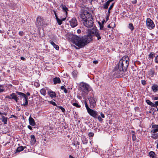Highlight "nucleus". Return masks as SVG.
<instances>
[{
  "instance_id": "12",
  "label": "nucleus",
  "mask_w": 158,
  "mask_h": 158,
  "mask_svg": "<svg viewBox=\"0 0 158 158\" xmlns=\"http://www.w3.org/2000/svg\"><path fill=\"white\" fill-rule=\"evenodd\" d=\"M155 74H156L155 70L154 69L152 68L148 72L147 75L148 76V77H154Z\"/></svg>"
},
{
  "instance_id": "23",
  "label": "nucleus",
  "mask_w": 158,
  "mask_h": 158,
  "mask_svg": "<svg viewBox=\"0 0 158 158\" xmlns=\"http://www.w3.org/2000/svg\"><path fill=\"white\" fill-rule=\"evenodd\" d=\"M24 147L23 146H20L18 147L16 150L15 153L19 152L23 150Z\"/></svg>"
},
{
  "instance_id": "17",
  "label": "nucleus",
  "mask_w": 158,
  "mask_h": 158,
  "mask_svg": "<svg viewBox=\"0 0 158 158\" xmlns=\"http://www.w3.org/2000/svg\"><path fill=\"white\" fill-rule=\"evenodd\" d=\"M48 94L51 98H53L56 97V93L52 90L49 91L48 92Z\"/></svg>"
},
{
  "instance_id": "29",
  "label": "nucleus",
  "mask_w": 158,
  "mask_h": 158,
  "mask_svg": "<svg viewBox=\"0 0 158 158\" xmlns=\"http://www.w3.org/2000/svg\"><path fill=\"white\" fill-rule=\"evenodd\" d=\"M146 102L149 105L153 107V106H154V103L151 102L149 100H146Z\"/></svg>"
},
{
  "instance_id": "62",
  "label": "nucleus",
  "mask_w": 158,
  "mask_h": 158,
  "mask_svg": "<svg viewBox=\"0 0 158 158\" xmlns=\"http://www.w3.org/2000/svg\"><path fill=\"white\" fill-rule=\"evenodd\" d=\"M26 95L27 96H30V94L28 92H27L26 93Z\"/></svg>"
},
{
  "instance_id": "6",
  "label": "nucleus",
  "mask_w": 158,
  "mask_h": 158,
  "mask_svg": "<svg viewBox=\"0 0 158 158\" xmlns=\"http://www.w3.org/2000/svg\"><path fill=\"white\" fill-rule=\"evenodd\" d=\"M81 88L82 91L86 94H87L88 92L91 91L92 92L91 94H92V93H93V91L91 87L88 84L86 83L83 84L81 86Z\"/></svg>"
},
{
  "instance_id": "21",
  "label": "nucleus",
  "mask_w": 158,
  "mask_h": 158,
  "mask_svg": "<svg viewBox=\"0 0 158 158\" xmlns=\"http://www.w3.org/2000/svg\"><path fill=\"white\" fill-rule=\"evenodd\" d=\"M31 143L33 144H34L36 142V139L35 137V136L34 135H31Z\"/></svg>"
},
{
  "instance_id": "49",
  "label": "nucleus",
  "mask_w": 158,
  "mask_h": 158,
  "mask_svg": "<svg viewBox=\"0 0 158 158\" xmlns=\"http://www.w3.org/2000/svg\"><path fill=\"white\" fill-rule=\"evenodd\" d=\"M114 3H113L110 6V7H109V10H111L112 9V8L113 7L114 5Z\"/></svg>"
},
{
  "instance_id": "16",
  "label": "nucleus",
  "mask_w": 158,
  "mask_h": 158,
  "mask_svg": "<svg viewBox=\"0 0 158 158\" xmlns=\"http://www.w3.org/2000/svg\"><path fill=\"white\" fill-rule=\"evenodd\" d=\"M151 88L154 93H156L158 91V85H153L152 86Z\"/></svg>"
},
{
  "instance_id": "44",
  "label": "nucleus",
  "mask_w": 158,
  "mask_h": 158,
  "mask_svg": "<svg viewBox=\"0 0 158 158\" xmlns=\"http://www.w3.org/2000/svg\"><path fill=\"white\" fill-rule=\"evenodd\" d=\"M97 118H98V120L100 122H102L103 120V119L100 116L98 115V117H97Z\"/></svg>"
},
{
  "instance_id": "52",
  "label": "nucleus",
  "mask_w": 158,
  "mask_h": 158,
  "mask_svg": "<svg viewBox=\"0 0 158 158\" xmlns=\"http://www.w3.org/2000/svg\"><path fill=\"white\" fill-rule=\"evenodd\" d=\"M131 2L132 3L135 4L136 3V0H132Z\"/></svg>"
},
{
  "instance_id": "13",
  "label": "nucleus",
  "mask_w": 158,
  "mask_h": 158,
  "mask_svg": "<svg viewBox=\"0 0 158 158\" xmlns=\"http://www.w3.org/2000/svg\"><path fill=\"white\" fill-rule=\"evenodd\" d=\"M69 23L72 27H74L77 25V22L76 18H72L70 21Z\"/></svg>"
},
{
  "instance_id": "7",
  "label": "nucleus",
  "mask_w": 158,
  "mask_h": 158,
  "mask_svg": "<svg viewBox=\"0 0 158 158\" xmlns=\"http://www.w3.org/2000/svg\"><path fill=\"white\" fill-rule=\"evenodd\" d=\"M92 34L90 33V31L88 34L85 36L84 37L82 38V42L84 44V46L89 43L92 39Z\"/></svg>"
},
{
  "instance_id": "47",
  "label": "nucleus",
  "mask_w": 158,
  "mask_h": 158,
  "mask_svg": "<svg viewBox=\"0 0 158 158\" xmlns=\"http://www.w3.org/2000/svg\"><path fill=\"white\" fill-rule=\"evenodd\" d=\"M19 35L20 36H23L24 35V32L23 31H20L19 32Z\"/></svg>"
},
{
  "instance_id": "39",
  "label": "nucleus",
  "mask_w": 158,
  "mask_h": 158,
  "mask_svg": "<svg viewBox=\"0 0 158 158\" xmlns=\"http://www.w3.org/2000/svg\"><path fill=\"white\" fill-rule=\"evenodd\" d=\"M94 133L92 132H89L88 134V135L89 137H92L94 136Z\"/></svg>"
},
{
  "instance_id": "5",
  "label": "nucleus",
  "mask_w": 158,
  "mask_h": 158,
  "mask_svg": "<svg viewBox=\"0 0 158 158\" xmlns=\"http://www.w3.org/2000/svg\"><path fill=\"white\" fill-rule=\"evenodd\" d=\"M36 26L39 28L43 29L47 26V24L45 22L43 18L41 17L38 16L36 19Z\"/></svg>"
},
{
  "instance_id": "2",
  "label": "nucleus",
  "mask_w": 158,
  "mask_h": 158,
  "mask_svg": "<svg viewBox=\"0 0 158 158\" xmlns=\"http://www.w3.org/2000/svg\"><path fill=\"white\" fill-rule=\"evenodd\" d=\"M80 17L81 18V21L83 25L87 28L93 27L94 19L90 13L86 10L81 12Z\"/></svg>"
},
{
  "instance_id": "32",
  "label": "nucleus",
  "mask_w": 158,
  "mask_h": 158,
  "mask_svg": "<svg viewBox=\"0 0 158 158\" xmlns=\"http://www.w3.org/2000/svg\"><path fill=\"white\" fill-rule=\"evenodd\" d=\"M85 107L86 109L87 112H88L89 110H90L91 109L88 106V104L86 101L85 102Z\"/></svg>"
},
{
  "instance_id": "34",
  "label": "nucleus",
  "mask_w": 158,
  "mask_h": 158,
  "mask_svg": "<svg viewBox=\"0 0 158 158\" xmlns=\"http://www.w3.org/2000/svg\"><path fill=\"white\" fill-rule=\"evenodd\" d=\"M4 91V85H0V93L3 92Z\"/></svg>"
},
{
  "instance_id": "42",
  "label": "nucleus",
  "mask_w": 158,
  "mask_h": 158,
  "mask_svg": "<svg viewBox=\"0 0 158 158\" xmlns=\"http://www.w3.org/2000/svg\"><path fill=\"white\" fill-rule=\"evenodd\" d=\"M152 128L158 129V125L154 124L152 125Z\"/></svg>"
},
{
  "instance_id": "36",
  "label": "nucleus",
  "mask_w": 158,
  "mask_h": 158,
  "mask_svg": "<svg viewBox=\"0 0 158 158\" xmlns=\"http://www.w3.org/2000/svg\"><path fill=\"white\" fill-rule=\"evenodd\" d=\"M155 53L153 52H151L148 55V57L150 58H153L155 56Z\"/></svg>"
},
{
  "instance_id": "55",
  "label": "nucleus",
  "mask_w": 158,
  "mask_h": 158,
  "mask_svg": "<svg viewBox=\"0 0 158 158\" xmlns=\"http://www.w3.org/2000/svg\"><path fill=\"white\" fill-rule=\"evenodd\" d=\"M27 127L30 130H32V127L30 125H28Z\"/></svg>"
},
{
  "instance_id": "56",
  "label": "nucleus",
  "mask_w": 158,
  "mask_h": 158,
  "mask_svg": "<svg viewBox=\"0 0 158 158\" xmlns=\"http://www.w3.org/2000/svg\"><path fill=\"white\" fill-rule=\"evenodd\" d=\"M156 135V134H152V137L154 139L155 138V137H156V136H155Z\"/></svg>"
},
{
  "instance_id": "9",
  "label": "nucleus",
  "mask_w": 158,
  "mask_h": 158,
  "mask_svg": "<svg viewBox=\"0 0 158 158\" xmlns=\"http://www.w3.org/2000/svg\"><path fill=\"white\" fill-rule=\"evenodd\" d=\"M16 93L18 95H19L20 96V98H24L23 100V101H24V102L22 104H21V105L24 106H27L28 104L27 97L26 94L23 93L19 92H16Z\"/></svg>"
},
{
  "instance_id": "40",
  "label": "nucleus",
  "mask_w": 158,
  "mask_h": 158,
  "mask_svg": "<svg viewBox=\"0 0 158 158\" xmlns=\"http://www.w3.org/2000/svg\"><path fill=\"white\" fill-rule=\"evenodd\" d=\"M57 107L60 109H61L62 112H64L65 111V110L64 108H63L62 106H58Z\"/></svg>"
},
{
  "instance_id": "3",
  "label": "nucleus",
  "mask_w": 158,
  "mask_h": 158,
  "mask_svg": "<svg viewBox=\"0 0 158 158\" xmlns=\"http://www.w3.org/2000/svg\"><path fill=\"white\" fill-rule=\"evenodd\" d=\"M71 40L73 43L76 46L79 47L84 46V44L82 42V38H81L76 35H71Z\"/></svg>"
},
{
  "instance_id": "4",
  "label": "nucleus",
  "mask_w": 158,
  "mask_h": 158,
  "mask_svg": "<svg viewBox=\"0 0 158 158\" xmlns=\"http://www.w3.org/2000/svg\"><path fill=\"white\" fill-rule=\"evenodd\" d=\"M88 99L89 102L90 108L92 109L94 108L96 106V102L97 100L94 97V94L93 93L88 96Z\"/></svg>"
},
{
  "instance_id": "28",
  "label": "nucleus",
  "mask_w": 158,
  "mask_h": 158,
  "mask_svg": "<svg viewBox=\"0 0 158 158\" xmlns=\"http://www.w3.org/2000/svg\"><path fill=\"white\" fill-rule=\"evenodd\" d=\"M40 92L41 94L44 96H45L46 94V90L44 89H41L40 90Z\"/></svg>"
},
{
  "instance_id": "46",
  "label": "nucleus",
  "mask_w": 158,
  "mask_h": 158,
  "mask_svg": "<svg viewBox=\"0 0 158 158\" xmlns=\"http://www.w3.org/2000/svg\"><path fill=\"white\" fill-rule=\"evenodd\" d=\"M141 83L143 85H145L146 84V81L144 80H142L141 81Z\"/></svg>"
},
{
  "instance_id": "59",
  "label": "nucleus",
  "mask_w": 158,
  "mask_h": 158,
  "mask_svg": "<svg viewBox=\"0 0 158 158\" xmlns=\"http://www.w3.org/2000/svg\"><path fill=\"white\" fill-rule=\"evenodd\" d=\"M77 32L78 33H80L81 32V30L80 29H78L77 30Z\"/></svg>"
},
{
  "instance_id": "43",
  "label": "nucleus",
  "mask_w": 158,
  "mask_h": 158,
  "mask_svg": "<svg viewBox=\"0 0 158 158\" xmlns=\"http://www.w3.org/2000/svg\"><path fill=\"white\" fill-rule=\"evenodd\" d=\"M157 131L158 132V129H154L151 130V133H156Z\"/></svg>"
},
{
  "instance_id": "35",
  "label": "nucleus",
  "mask_w": 158,
  "mask_h": 158,
  "mask_svg": "<svg viewBox=\"0 0 158 158\" xmlns=\"http://www.w3.org/2000/svg\"><path fill=\"white\" fill-rule=\"evenodd\" d=\"M60 89L64 90V92L66 94L68 92V90L64 87V86H61L60 87Z\"/></svg>"
},
{
  "instance_id": "8",
  "label": "nucleus",
  "mask_w": 158,
  "mask_h": 158,
  "mask_svg": "<svg viewBox=\"0 0 158 158\" xmlns=\"http://www.w3.org/2000/svg\"><path fill=\"white\" fill-rule=\"evenodd\" d=\"M90 33L97 37L98 40H99L101 39V34L96 28H93L90 30Z\"/></svg>"
},
{
  "instance_id": "50",
  "label": "nucleus",
  "mask_w": 158,
  "mask_h": 158,
  "mask_svg": "<svg viewBox=\"0 0 158 158\" xmlns=\"http://www.w3.org/2000/svg\"><path fill=\"white\" fill-rule=\"evenodd\" d=\"M12 117H13L16 119H17L18 118V117L17 116H15L14 115H11V118H12Z\"/></svg>"
},
{
  "instance_id": "61",
  "label": "nucleus",
  "mask_w": 158,
  "mask_h": 158,
  "mask_svg": "<svg viewBox=\"0 0 158 158\" xmlns=\"http://www.w3.org/2000/svg\"><path fill=\"white\" fill-rule=\"evenodd\" d=\"M0 115L4 114L5 115H6V114L5 113H1L0 111Z\"/></svg>"
},
{
  "instance_id": "22",
  "label": "nucleus",
  "mask_w": 158,
  "mask_h": 158,
  "mask_svg": "<svg viewBox=\"0 0 158 158\" xmlns=\"http://www.w3.org/2000/svg\"><path fill=\"white\" fill-rule=\"evenodd\" d=\"M81 140L84 144H86L88 143L87 139L85 136H83L81 137Z\"/></svg>"
},
{
  "instance_id": "10",
  "label": "nucleus",
  "mask_w": 158,
  "mask_h": 158,
  "mask_svg": "<svg viewBox=\"0 0 158 158\" xmlns=\"http://www.w3.org/2000/svg\"><path fill=\"white\" fill-rule=\"evenodd\" d=\"M146 26L149 29H152L154 28L155 25L153 21L149 18L146 20Z\"/></svg>"
},
{
  "instance_id": "27",
  "label": "nucleus",
  "mask_w": 158,
  "mask_h": 158,
  "mask_svg": "<svg viewBox=\"0 0 158 158\" xmlns=\"http://www.w3.org/2000/svg\"><path fill=\"white\" fill-rule=\"evenodd\" d=\"M2 122L4 123V124H7V118L4 117V116H2Z\"/></svg>"
},
{
  "instance_id": "57",
  "label": "nucleus",
  "mask_w": 158,
  "mask_h": 158,
  "mask_svg": "<svg viewBox=\"0 0 158 158\" xmlns=\"http://www.w3.org/2000/svg\"><path fill=\"white\" fill-rule=\"evenodd\" d=\"M139 109V108L138 107H136L135 108V110H138Z\"/></svg>"
},
{
  "instance_id": "33",
  "label": "nucleus",
  "mask_w": 158,
  "mask_h": 158,
  "mask_svg": "<svg viewBox=\"0 0 158 158\" xmlns=\"http://www.w3.org/2000/svg\"><path fill=\"white\" fill-rule=\"evenodd\" d=\"M128 27L131 31L133 30L134 29V27L133 24L131 23L129 24Z\"/></svg>"
},
{
  "instance_id": "14",
  "label": "nucleus",
  "mask_w": 158,
  "mask_h": 158,
  "mask_svg": "<svg viewBox=\"0 0 158 158\" xmlns=\"http://www.w3.org/2000/svg\"><path fill=\"white\" fill-rule=\"evenodd\" d=\"M10 96H11V99H14L16 102H18L19 99L18 98L17 96L16 95L15 93H13L10 94Z\"/></svg>"
},
{
  "instance_id": "48",
  "label": "nucleus",
  "mask_w": 158,
  "mask_h": 158,
  "mask_svg": "<svg viewBox=\"0 0 158 158\" xmlns=\"http://www.w3.org/2000/svg\"><path fill=\"white\" fill-rule=\"evenodd\" d=\"M154 105L153 107H156L157 106H158V101H156L155 102V103H154Z\"/></svg>"
},
{
  "instance_id": "54",
  "label": "nucleus",
  "mask_w": 158,
  "mask_h": 158,
  "mask_svg": "<svg viewBox=\"0 0 158 158\" xmlns=\"http://www.w3.org/2000/svg\"><path fill=\"white\" fill-rule=\"evenodd\" d=\"M101 116L102 118H105V115L102 112L101 113Z\"/></svg>"
},
{
  "instance_id": "11",
  "label": "nucleus",
  "mask_w": 158,
  "mask_h": 158,
  "mask_svg": "<svg viewBox=\"0 0 158 158\" xmlns=\"http://www.w3.org/2000/svg\"><path fill=\"white\" fill-rule=\"evenodd\" d=\"M88 112L91 116L94 118H97L98 114L97 112L96 111L91 109Z\"/></svg>"
},
{
  "instance_id": "53",
  "label": "nucleus",
  "mask_w": 158,
  "mask_h": 158,
  "mask_svg": "<svg viewBox=\"0 0 158 158\" xmlns=\"http://www.w3.org/2000/svg\"><path fill=\"white\" fill-rule=\"evenodd\" d=\"M153 99L154 100H158V97H155L153 98Z\"/></svg>"
},
{
  "instance_id": "63",
  "label": "nucleus",
  "mask_w": 158,
  "mask_h": 158,
  "mask_svg": "<svg viewBox=\"0 0 158 158\" xmlns=\"http://www.w3.org/2000/svg\"><path fill=\"white\" fill-rule=\"evenodd\" d=\"M76 144H77V145H79L80 144L79 142L78 141H77L76 143Z\"/></svg>"
},
{
  "instance_id": "51",
  "label": "nucleus",
  "mask_w": 158,
  "mask_h": 158,
  "mask_svg": "<svg viewBox=\"0 0 158 158\" xmlns=\"http://www.w3.org/2000/svg\"><path fill=\"white\" fill-rule=\"evenodd\" d=\"M5 98H8V99H11V96H10H10H6L5 97Z\"/></svg>"
},
{
  "instance_id": "15",
  "label": "nucleus",
  "mask_w": 158,
  "mask_h": 158,
  "mask_svg": "<svg viewBox=\"0 0 158 158\" xmlns=\"http://www.w3.org/2000/svg\"><path fill=\"white\" fill-rule=\"evenodd\" d=\"M29 122L30 124L32 126H34L35 125V123L34 120L30 116L29 118Z\"/></svg>"
},
{
  "instance_id": "1",
  "label": "nucleus",
  "mask_w": 158,
  "mask_h": 158,
  "mask_svg": "<svg viewBox=\"0 0 158 158\" xmlns=\"http://www.w3.org/2000/svg\"><path fill=\"white\" fill-rule=\"evenodd\" d=\"M129 59L127 56L123 57L119 61L118 66L114 69V74L116 77H123L128 67Z\"/></svg>"
},
{
  "instance_id": "64",
  "label": "nucleus",
  "mask_w": 158,
  "mask_h": 158,
  "mask_svg": "<svg viewBox=\"0 0 158 158\" xmlns=\"http://www.w3.org/2000/svg\"><path fill=\"white\" fill-rule=\"evenodd\" d=\"M69 158H74L72 156L70 155L69 156Z\"/></svg>"
},
{
  "instance_id": "24",
  "label": "nucleus",
  "mask_w": 158,
  "mask_h": 158,
  "mask_svg": "<svg viewBox=\"0 0 158 158\" xmlns=\"http://www.w3.org/2000/svg\"><path fill=\"white\" fill-rule=\"evenodd\" d=\"M110 3L107 1L104 4L103 6V8L104 9H107L108 6L110 4Z\"/></svg>"
},
{
  "instance_id": "45",
  "label": "nucleus",
  "mask_w": 158,
  "mask_h": 158,
  "mask_svg": "<svg viewBox=\"0 0 158 158\" xmlns=\"http://www.w3.org/2000/svg\"><path fill=\"white\" fill-rule=\"evenodd\" d=\"M155 62L156 63H158V55L155 57Z\"/></svg>"
},
{
  "instance_id": "38",
  "label": "nucleus",
  "mask_w": 158,
  "mask_h": 158,
  "mask_svg": "<svg viewBox=\"0 0 158 158\" xmlns=\"http://www.w3.org/2000/svg\"><path fill=\"white\" fill-rule=\"evenodd\" d=\"M99 26H100V29L101 30H103V23H101L100 22H98Z\"/></svg>"
},
{
  "instance_id": "25",
  "label": "nucleus",
  "mask_w": 158,
  "mask_h": 158,
  "mask_svg": "<svg viewBox=\"0 0 158 158\" xmlns=\"http://www.w3.org/2000/svg\"><path fill=\"white\" fill-rule=\"evenodd\" d=\"M61 6H62V9L65 12L66 15H67V11L68 10V8L65 5H62Z\"/></svg>"
},
{
  "instance_id": "58",
  "label": "nucleus",
  "mask_w": 158,
  "mask_h": 158,
  "mask_svg": "<svg viewBox=\"0 0 158 158\" xmlns=\"http://www.w3.org/2000/svg\"><path fill=\"white\" fill-rule=\"evenodd\" d=\"M93 63L95 64H97L98 63V61L97 60H94L93 61Z\"/></svg>"
},
{
  "instance_id": "60",
  "label": "nucleus",
  "mask_w": 158,
  "mask_h": 158,
  "mask_svg": "<svg viewBox=\"0 0 158 158\" xmlns=\"http://www.w3.org/2000/svg\"><path fill=\"white\" fill-rule=\"evenodd\" d=\"M20 59L23 60H25V58H24L23 57H21Z\"/></svg>"
},
{
  "instance_id": "19",
  "label": "nucleus",
  "mask_w": 158,
  "mask_h": 158,
  "mask_svg": "<svg viewBox=\"0 0 158 158\" xmlns=\"http://www.w3.org/2000/svg\"><path fill=\"white\" fill-rule=\"evenodd\" d=\"M53 82L54 84L60 83L61 81L59 77H56L53 79Z\"/></svg>"
},
{
  "instance_id": "20",
  "label": "nucleus",
  "mask_w": 158,
  "mask_h": 158,
  "mask_svg": "<svg viewBox=\"0 0 158 158\" xmlns=\"http://www.w3.org/2000/svg\"><path fill=\"white\" fill-rule=\"evenodd\" d=\"M49 42L57 50H59V48L58 46L55 44L53 41L50 40Z\"/></svg>"
},
{
  "instance_id": "18",
  "label": "nucleus",
  "mask_w": 158,
  "mask_h": 158,
  "mask_svg": "<svg viewBox=\"0 0 158 158\" xmlns=\"http://www.w3.org/2000/svg\"><path fill=\"white\" fill-rule=\"evenodd\" d=\"M66 17L61 18L60 19L59 18H57V19H56L57 22L59 25H61L62 23V21H64Z\"/></svg>"
},
{
  "instance_id": "37",
  "label": "nucleus",
  "mask_w": 158,
  "mask_h": 158,
  "mask_svg": "<svg viewBox=\"0 0 158 158\" xmlns=\"http://www.w3.org/2000/svg\"><path fill=\"white\" fill-rule=\"evenodd\" d=\"M48 102L50 104L53 105L54 106H55L57 107L58 106L57 105L56 103L55 102H53L52 101H48Z\"/></svg>"
},
{
  "instance_id": "31",
  "label": "nucleus",
  "mask_w": 158,
  "mask_h": 158,
  "mask_svg": "<svg viewBox=\"0 0 158 158\" xmlns=\"http://www.w3.org/2000/svg\"><path fill=\"white\" fill-rule=\"evenodd\" d=\"M77 73L78 72L76 71H73L72 72V75L74 78H76L77 77Z\"/></svg>"
},
{
  "instance_id": "41",
  "label": "nucleus",
  "mask_w": 158,
  "mask_h": 158,
  "mask_svg": "<svg viewBox=\"0 0 158 158\" xmlns=\"http://www.w3.org/2000/svg\"><path fill=\"white\" fill-rule=\"evenodd\" d=\"M73 106H75L77 107H81V106L79 105L77 103H73Z\"/></svg>"
},
{
  "instance_id": "26",
  "label": "nucleus",
  "mask_w": 158,
  "mask_h": 158,
  "mask_svg": "<svg viewBox=\"0 0 158 158\" xmlns=\"http://www.w3.org/2000/svg\"><path fill=\"white\" fill-rule=\"evenodd\" d=\"M149 155L150 157L152 158H154L155 157V153L153 151L150 152L149 153Z\"/></svg>"
},
{
  "instance_id": "30",
  "label": "nucleus",
  "mask_w": 158,
  "mask_h": 158,
  "mask_svg": "<svg viewBox=\"0 0 158 158\" xmlns=\"http://www.w3.org/2000/svg\"><path fill=\"white\" fill-rule=\"evenodd\" d=\"M132 135V139L133 141H135L136 139V136L135 134V132L134 131H131Z\"/></svg>"
}]
</instances>
